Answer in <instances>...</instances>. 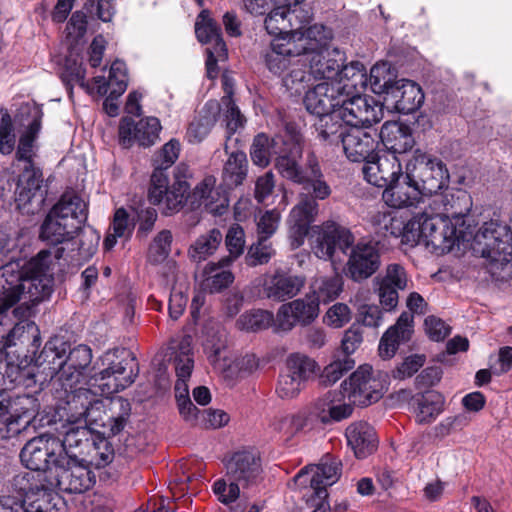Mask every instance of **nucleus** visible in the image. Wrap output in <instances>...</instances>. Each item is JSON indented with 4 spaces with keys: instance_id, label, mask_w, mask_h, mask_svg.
Masks as SVG:
<instances>
[{
    "instance_id": "nucleus-1",
    "label": "nucleus",
    "mask_w": 512,
    "mask_h": 512,
    "mask_svg": "<svg viewBox=\"0 0 512 512\" xmlns=\"http://www.w3.org/2000/svg\"><path fill=\"white\" fill-rule=\"evenodd\" d=\"M318 231L314 254L324 260L331 259L338 247L348 255L345 266L346 275L355 282H361L371 277L381 265L378 242L361 240L354 244V236L345 227L333 221H326L320 226H314Z\"/></svg>"
},
{
    "instance_id": "nucleus-2",
    "label": "nucleus",
    "mask_w": 512,
    "mask_h": 512,
    "mask_svg": "<svg viewBox=\"0 0 512 512\" xmlns=\"http://www.w3.org/2000/svg\"><path fill=\"white\" fill-rule=\"evenodd\" d=\"M52 259L49 250H41L19 270L16 263L0 268V310L7 304L27 299L39 303L49 297L53 287Z\"/></svg>"
},
{
    "instance_id": "nucleus-3",
    "label": "nucleus",
    "mask_w": 512,
    "mask_h": 512,
    "mask_svg": "<svg viewBox=\"0 0 512 512\" xmlns=\"http://www.w3.org/2000/svg\"><path fill=\"white\" fill-rule=\"evenodd\" d=\"M93 358L92 349L84 344L70 348L62 337L50 338L36 359L38 366H44L46 377L57 378L65 391L73 388L86 377Z\"/></svg>"
},
{
    "instance_id": "nucleus-4",
    "label": "nucleus",
    "mask_w": 512,
    "mask_h": 512,
    "mask_svg": "<svg viewBox=\"0 0 512 512\" xmlns=\"http://www.w3.org/2000/svg\"><path fill=\"white\" fill-rule=\"evenodd\" d=\"M285 145H290L288 151H283L275 161V168L286 180L302 186V189H313L319 196L328 192L327 182L321 171L319 161L313 152L306 158L303 168L299 160L303 155V137L292 125H287L286 135L283 140Z\"/></svg>"
},
{
    "instance_id": "nucleus-5",
    "label": "nucleus",
    "mask_w": 512,
    "mask_h": 512,
    "mask_svg": "<svg viewBox=\"0 0 512 512\" xmlns=\"http://www.w3.org/2000/svg\"><path fill=\"white\" fill-rule=\"evenodd\" d=\"M226 479L213 484V492L221 503L230 505L246 491L253 490L263 481L261 459L257 453L248 450L233 453L225 462Z\"/></svg>"
},
{
    "instance_id": "nucleus-6",
    "label": "nucleus",
    "mask_w": 512,
    "mask_h": 512,
    "mask_svg": "<svg viewBox=\"0 0 512 512\" xmlns=\"http://www.w3.org/2000/svg\"><path fill=\"white\" fill-rule=\"evenodd\" d=\"M264 63L274 75L282 77L284 86L296 93L304 88L307 71L304 69L305 60L299 53L293 38L289 35L276 37L264 51Z\"/></svg>"
},
{
    "instance_id": "nucleus-7",
    "label": "nucleus",
    "mask_w": 512,
    "mask_h": 512,
    "mask_svg": "<svg viewBox=\"0 0 512 512\" xmlns=\"http://www.w3.org/2000/svg\"><path fill=\"white\" fill-rule=\"evenodd\" d=\"M107 367L91 375V381L98 385L103 394L117 393L129 387L138 376L139 368L135 355L125 348L107 351L102 357Z\"/></svg>"
},
{
    "instance_id": "nucleus-8",
    "label": "nucleus",
    "mask_w": 512,
    "mask_h": 512,
    "mask_svg": "<svg viewBox=\"0 0 512 512\" xmlns=\"http://www.w3.org/2000/svg\"><path fill=\"white\" fill-rule=\"evenodd\" d=\"M189 167L180 163L174 170L173 183L169 185L168 175L153 172L148 192L149 201L154 205H163V212L171 215L181 210L190 198Z\"/></svg>"
},
{
    "instance_id": "nucleus-9",
    "label": "nucleus",
    "mask_w": 512,
    "mask_h": 512,
    "mask_svg": "<svg viewBox=\"0 0 512 512\" xmlns=\"http://www.w3.org/2000/svg\"><path fill=\"white\" fill-rule=\"evenodd\" d=\"M12 310V317L8 310L15 304H7L0 310V343L3 347L15 345L17 341H33L35 346L40 343L39 329L36 324L30 320L33 314V308L37 303H32L27 299Z\"/></svg>"
},
{
    "instance_id": "nucleus-10",
    "label": "nucleus",
    "mask_w": 512,
    "mask_h": 512,
    "mask_svg": "<svg viewBox=\"0 0 512 512\" xmlns=\"http://www.w3.org/2000/svg\"><path fill=\"white\" fill-rule=\"evenodd\" d=\"M388 384V375L382 371H374L370 365H362L352 373L342 387L348 400L354 405L368 406L377 402L383 395Z\"/></svg>"
},
{
    "instance_id": "nucleus-11",
    "label": "nucleus",
    "mask_w": 512,
    "mask_h": 512,
    "mask_svg": "<svg viewBox=\"0 0 512 512\" xmlns=\"http://www.w3.org/2000/svg\"><path fill=\"white\" fill-rule=\"evenodd\" d=\"M406 166L423 196L436 194L449 183L450 176L445 164L420 150L414 152Z\"/></svg>"
},
{
    "instance_id": "nucleus-12",
    "label": "nucleus",
    "mask_w": 512,
    "mask_h": 512,
    "mask_svg": "<svg viewBox=\"0 0 512 512\" xmlns=\"http://www.w3.org/2000/svg\"><path fill=\"white\" fill-rule=\"evenodd\" d=\"M62 450L60 439L49 434H42L29 440L20 452L23 465L33 471H46L54 467H63L67 457H60Z\"/></svg>"
},
{
    "instance_id": "nucleus-13",
    "label": "nucleus",
    "mask_w": 512,
    "mask_h": 512,
    "mask_svg": "<svg viewBox=\"0 0 512 512\" xmlns=\"http://www.w3.org/2000/svg\"><path fill=\"white\" fill-rule=\"evenodd\" d=\"M327 189L328 192L319 197L312 188L302 189L299 193L298 202L290 211L288 218L290 237L294 246L299 247L303 244L311 224L316 221L319 214L318 201L325 200L331 195L332 190L328 183Z\"/></svg>"
},
{
    "instance_id": "nucleus-14",
    "label": "nucleus",
    "mask_w": 512,
    "mask_h": 512,
    "mask_svg": "<svg viewBox=\"0 0 512 512\" xmlns=\"http://www.w3.org/2000/svg\"><path fill=\"white\" fill-rule=\"evenodd\" d=\"M473 249L492 264L506 265L512 259L510 238L504 233V227L495 222L484 223L479 229Z\"/></svg>"
},
{
    "instance_id": "nucleus-15",
    "label": "nucleus",
    "mask_w": 512,
    "mask_h": 512,
    "mask_svg": "<svg viewBox=\"0 0 512 512\" xmlns=\"http://www.w3.org/2000/svg\"><path fill=\"white\" fill-rule=\"evenodd\" d=\"M342 122L360 128V126H371L380 122L383 118V107L374 98L366 95H354L347 97L343 94L340 105L337 108Z\"/></svg>"
},
{
    "instance_id": "nucleus-16",
    "label": "nucleus",
    "mask_w": 512,
    "mask_h": 512,
    "mask_svg": "<svg viewBox=\"0 0 512 512\" xmlns=\"http://www.w3.org/2000/svg\"><path fill=\"white\" fill-rule=\"evenodd\" d=\"M15 195L18 208L26 209L27 213L34 214L42 208L47 190L43 187V176L39 168L34 165L23 167L18 178Z\"/></svg>"
},
{
    "instance_id": "nucleus-17",
    "label": "nucleus",
    "mask_w": 512,
    "mask_h": 512,
    "mask_svg": "<svg viewBox=\"0 0 512 512\" xmlns=\"http://www.w3.org/2000/svg\"><path fill=\"white\" fill-rule=\"evenodd\" d=\"M421 217L424 246L437 255L450 252L457 240L456 227L441 215Z\"/></svg>"
},
{
    "instance_id": "nucleus-18",
    "label": "nucleus",
    "mask_w": 512,
    "mask_h": 512,
    "mask_svg": "<svg viewBox=\"0 0 512 512\" xmlns=\"http://www.w3.org/2000/svg\"><path fill=\"white\" fill-rule=\"evenodd\" d=\"M340 476V462L325 459L320 464L301 469L294 477L301 488H310L317 497H328L327 487L333 485Z\"/></svg>"
},
{
    "instance_id": "nucleus-19",
    "label": "nucleus",
    "mask_w": 512,
    "mask_h": 512,
    "mask_svg": "<svg viewBox=\"0 0 512 512\" xmlns=\"http://www.w3.org/2000/svg\"><path fill=\"white\" fill-rule=\"evenodd\" d=\"M319 314V303L312 295L283 304L278 309L275 330L287 332L297 323L310 324Z\"/></svg>"
},
{
    "instance_id": "nucleus-20",
    "label": "nucleus",
    "mask_w": 512,
    "mask_h": 512,
    "mask_svg": "<svg viewBox=\"0 0 512 512\" xmlns=\"http://www.w3.org/2000/svg\"><path fill=\"white\" fill-rule=\"evenodd\" d=\"M224 334H220L218 341L207 340L205 343V350L209 353V361L215 369L225 373L228 378L244 377L252 374L258 369L259 361L253 354H246L233 363H227L226 356H223L225 349V341L221 338Z\"/></svg>"
},
{
    "instance_id": "nucleus-21",
    "label": "nucleus",
    "mask_w": 512,
    "mask_h": 512,
    "mask_svg": "<svg viewBox=\"0 0 512 512\" xmlns=\"http://www.w3.org/2000/svg\"><path fill=\"white\" fill-rule=\"evenodd\" d=\"M161 124L156 117H146L134 122L131 118H123L119 125L120 144L128 148L134 142L143 147H150L156 143L161 131Z\"/></svg>"
},
{
    "instance_id": "nucleus-22",
    "label": "nucleus",
    "mask_w": 512,
    "mask_h": 512,
    "mask_svg": "<svg viewBox=\"0 0 512 512\" xmlns=\"http://www.w3.org/2000/svg\"><path fill=\"white\" fill-rule=\"evenodd\" d=\"M305 282L304 276L277 268L272 273L265 274L262 282L263 294L274 301H285L295 297L305 286Z\"/></svg>"
},
{
    "instance_id": "nucleus-23",
    "label": "nucleus",
    "mask_w": 512,
    "mask_h": 512,
    "mask_svg": "<svg viewBox=\"0 0 512 512\" xmlns=\"http://www.w3.org/2000/svg\"><path fill=\"white\" fill-rule=\"evenodd\" d=\"M345 60L344 52L335 47L307 56L304 66L307 71L306 80L313 77L314 79H323L324 82L334 83Z\"/></svg>"
},
{
    "instance_id": "nucleus-24",
    "label": "nucleus",
    "mask_w": 512,
    "mask_h": 512,
    "mask_svg": "<svg viewBox=\"0 0 512 512\" xmlns=\"http://www.w3.org/2000/svg\"><path fill=\"white\" fill-rule=\"evenodd\" d=\"M303 23L304 21L299 20L297 27L289 36L293 38L294 44L305 60L307 56L330 48L333 33L330 28L322 24H314L305 28Z\"/></svg>"
},
{
    "instance_id": "nucleus-25",
    "label": "nucleus",
    "mask_w": 512,
    "mask_h": 512,
    "mask_svg": "<svg viewBox=\"0 0 512 512\" xmlns=\"http://www.w3.org/2000/svg\"><path fill=\"white\" fill-rule=\"evenodd\" d=\"M385 103L399 113L410 114L415 112L424 101L422 89L416 83L400 79L390 86L384 96Z\"/></svg>"
},
{
    "instance_id": "nucleus-26",
    "label": "nucleus",
    "mask_w": 512,
    "mask_h": 512,
    "mask_svg": "<svg viewBox=\"0 0 512 512\" xmlns=\"http://www.w3.org/2000/svg\"><path fill=\"white\" fill-rule=\"evenodd\" d=\"M362 172L368 183L386 189L402 172V167L396 155L373 154V157L364 163Z\"/></svg>"
},
{
    "instance_id": "nucleus-27",
    "label": "nucleus",
    "mask_w": 512,
    "mask_h": 512,
    "mask_svg": "<svg viewBox=\"0 0 512 512\" xmlns=\"http://www.w3.org/2000/svg\"><path fill=\"white\" fill-rule=\"evenodd\" d=\"M66 411L68 421L75 424L80 423L82 420L85 424L95 421L93 416L95 410L99 411L102 403L96 398V395L89 389L68 388L67 391Z\"/></svg>"
},
{
    "instance_id": "nucleus-28",
    "label": "nucleus",
    "mask_w": 512,
    "mask_h": 512,
    "mask_svg": "<svg viewBox=\"0 0 512 512\" xmlns=\"http://www.w3.org/2000/svg\"><path fill=\"white\" fill-rule=\"evenodd\" d=\"M423 194L420 191L410 171L405 169L396 179L383 191L384 202L393 208H405L416 205Z\"/></svg>"
},
{
    "instance_id": "nucleus-29",
    "label": "nucleus",
    "mask_w": 512,
    "mask_h": 512,
    "mask_svg": "<svg viewBox=\"0 0 512 512\" xmlns=\"http://www.w3.org/2000/svg\"><path fill=\"white\" fill-rule=\"evenodd\" d=\"M376 131L349 128L343 135L341 145L346 157L352 162H366L373 157L378 146Z\"/></svg>"
},
{
    "instance_id": "nucleus-30",
    "label": "nucleus",
    "mask_w": 512,
    "mask_h": 512,
    "mask_svg": "<svg viewBox=\"0 0 512 512\" xmlns=\"http://www.w3.org/2000/svg\"><path fill=\"white\" fill-rule=\"evenodd\" d=\"M346 86H335L334 83L321 82L309 90L304 98L306 109L316 116L332 113L337 110Z\"/></svg>"
},
{
    "instance_id": "nucleus-31",
    "label": "nucleus",
    "mask_w": 512,
    "mask_h": 512,
    "mask_svg": "<svg viewBox=\"0 0 512 512\" xmlns=\"http://www.w3.org/2000/svg\"><path fill=\"white\" fill-rule=\"evenodd\" d=\"M56 472L57 486L70 494L84 493L95 483L94 474L82 464L80 459L73 463H65L63 467H57Z\"/></svg>"
},
{
    "instance_id": "nucleus-32",
    "label": "nucleus",
    "mask_w": 512,
    "mask_h": 512,
    "mask_svg": "<svg viewBox=\"0 0 512 512\" xmlns=\"http://www.w3.org/2000/svg\"><path fill=\"white\" fill-rule=\"evenodd\" d=\"M377 135L391 152L389 155L406 153L415 144L410 127L397 121H386Z\"/></svg>"
},
{
    "instance_id": "nucleus-33",
    "label": "nucleus",
    "mask_w": 512,
    "mask_h": 512,
    "mask_svg": "<svg viewBox=\"0 0 512 512\" xmlns=\"http://www.w3.org/2000/svg\"><path fill=\"white\" fill-rule=\"evenodd\" d=\"M348 445L358 459L371 455L377 448L378 439L374 428L364 421L351 423L346 428Z\"/></svg>"
},
{
    "instance_id": "nucleus-34",
    "label": "nucleus",
    "mask_w": 512,
    "mask_h": 512,
    "mask_svg": "<svg viewBox=\"0 0 512 512\" xmlns=\"http://www.w3.org/2000/svg\"><path fill=\"white\" fill-rule=\"evenodd\" d=\"M231 258H222L218 262L205 265L200 280V288L210 294L221 292L234 281L233 273L228 269Z\"/></svg>"
},
{
    "instance_id": "nucleus-35",
    "label": "nucleus",
    "mask_w": 512,
    "mask_h": 512,
    "mask_svg": "<svg viewBox=\"0 0 512 512\" xmlns=\"http://www.w3.org/2000/svg\"><path fill=\"white\" fill-rule=\"evenodd\" d=\"M78 231L74 220L60 219L49 211L40 226L39 238L48 244L58 245L72 240Z\"/></svg>"
},
{
    "instance_id": "nucleus-36",
    "label": "nucleus",
    "mask_w": 512,
    "mask_h": 512,
    "mask_svg": "<svg viewBox=\"0 0 512 512\" xmlns=\"http://www.w3.org/2000/svg\"><path fill=\"white\" fill-rule=\"evenodd\" d=\"M412 322L413 316L407 312H403L396 324L384 333L378 348L381 358L389 359L393 357L399 345L410 339Z\"/></svg>"
},
{
    "instance_id": "nucleus-37",
    "label": "nucleus",
    "mask_w": 512,
    "mask_h": 512,
    "mask_svg": "<svg viewBox=\"0 0 512 512\" xmlns=\"http://www.w3.org/2000/svg\"><path fill=\"white\" fill-rule=\"evenodd\" d=\"M23 110L32 117V121L28 124L27 129L20 136L16 151V159L18 161H23L24 166H27L34 165L32 162V157L34 155L33 144L41 128L43 112L40 106L36 104L26 105Z\"/></svg>"
},
{
    "instance_id": "nucleus-38",
    "label": "nucleus",
    "mask_w": 512,
    "mask_h": 512,
    "mask_svg": "<svg viewBox=\"0 0 512 512\" xmlns=\"http://www.w3.org/2000/svg\"><path fill=\"white\" fill-rule=\"evenodd\" d=\"M270 7L273 8L264 21L267 32L277 37L291 35L304 11L302 9L289 10L281 5L270 4Z\"/></svg>"
},
{
    "instance_id": "nucleus-39",
    "label": "nucleus",
    "mask_w": 512,
    "mask_h": 512,
    "mask_svg": "<svg viewBox=\"0 0 512 512\" xmlns=\"http://www.w3.org/2000/svg\"><path fill=\"white\" fill-rule=\"evenodd\" d=\"M50 211L58 215L60 219L74 220L76 228L79 230L88 216L87 203L73 190L63 193Z\"/></svg>"
},
{
    "instance_id": "nucleus-40",
    "label": "nucleus",
    "mask_w": 512,
    "mask_h": 512,
    "mask_svg": "<svg viewBox=\"0 0 512 512\" xmlns=\"http://www.w3.org/2000/svg\"><path fill=\"white\" fill-rule=\"evenodd\" d=\"M195 33L201 43L212 45L207 49L216 51L220 56L227 55L226 44L221 37V29L210 17L208 10H203L198 15L195 23Z\"/></svg>"
},
{
    "instance_id": "nucleus-41",
    "label": "nucleus",
    "mask_w": 512,
    "mask_h": 512,
    "mask_svg": "<svg viewBox=\"0 0 512 512\" xmlns=\"http://www.w3.org/2000/svg\"><path fill=\"white\" fill-rule=\"evenodd\" d=\"M435 202L442 206L443 212L440 215L449 221L466 216L473 204L471 196L462 189H453L438 195Z\"/></svg>"
},
{
    "instance_id": "nucleus-42",
    "label": "nucleus",
    "mask_w": 512,
    "mask_h": 512,
    "mask_svg": "<svg viewBox=\"0 0 512 512\" xmlns=\"http://www.w3.org/2000/svg\"><path fill=\"white\" fill-rule=\"evenodd\" d=\"M228 142L224 150L228 158L222 170V179L228 188H234L243 183L248 172V160L246 153L241 150L230 151Z\"/></svg>"
},
{
    "instance_id": "nucleus-43",
    "label": "nucleus",
    "mask_w": 512,
    "mask_h": 512,
    "mask_svg": "<svg viewBox=\"0 0 512 512\" xmlns=\"http://www.w3.org/2000/svg\"><path fill=\"white\" fill-rule=\"evenodd\" d=\"M86 425L87 424L84 426L71 425L65 431L64 439L60 440L62 450L59 451L60 457H67L69 459V461H64V464L73 463V461L79 459V457L83 454V447L89 445L90 432Z\"/></svg>"
},
{
    "instance_id": "nucleus-44",
    "label": "nucleus",
    "mask_w": 512,
    "mask_h": 512,
    "mask_svg": "<svg viewBox=\"0 0 512 512\" xmlns=\"http://www.w3.org/2000/svg\"><path fill=\"white\" fill-rule=\"evenodd\" d=\"M174 354V367L177 376L175 391H179L183 387H188L187 381L194 367L190 336H184L181 339L175 348Z\"/></svg>"
},
{
    "instance_id": "nucleus-45",
    "label": "nucleus",
    "mask_w": 512,
    "mask_h": 512,
    "mask_svg": "<svg viewBox=\"0 0 512 512\" xmlns=\"http://www.w3.org/2000/svg\"><path fill=\"white\" fill-rule=\"evenodd\" d=\"M341 121L337 110L332 113L318 115L314 122L317 138L329 144L341 142L343 135L348 130Z\"/></svg>"
},
{
    "instance_id": "nucleus-46",
    "label": "nucleus",
    "mask_w": 512,
    "mask_h": 512,
    "mask_svg": "<svg viewBox=\"0 0 512 512\" xmlns=\"http://www.w3.org/2000/svg\"><path fill=\"white\" fill-rule=\"evenodd\" d=\"M415 419L419 424L433 422L443 411V398L435 392L429 391L415 398Z\"/></svg>"
},
{
    "instance_id": "nucleus-47",
    "label": "nucleus",
    "mask_w": 512,
    "mask_h": 512,
    "mask_svg": "<svg viewBox=\"0 0 512 512\" xmlns=\"http://www.w3.org/2000/svg\"><path fill=\"white\" fill-rule=\"evenodd\" d=\"M343 290V280L338 274L320 276L314 279L311 284L312 296L318 303H328L339 297Z\"/></svg>"
},
{
    "instance_id": "nucleus-48",
    "label": "nucleus",
    "mask_w": 512,
    "mask_h": 512,
    "mask_svg": "<svg viewBox=\"0 0 512 512\" xmlns=\"http://www.w3.org/2000/svg\"><path fill=\"white\" fill-rule=\"evenodd\" d=\"M284 370L305 385L317 373L319 367L309 356L293 353L287 357Z\"/></svg>"
},
{
    "instance_id": "nucleus-49",
    "label": "nucleus",
    "mask_w": 512,
    "mask_h": 512,
    "mask_svg": "<svg viewBox=\"0 0 512 512\" xmlns=\"http://www.w3.org/2000/svg\"><path fill=\"white\" fill-rule=\"evenodd\" d=\"M371 225L374 232L380 237H400L404 229V222L394 212L378 211L371 216Z\"/></svg>"
},
{
    "instance_id": "nucleus-50",
    "label": "nucleus",
    "mask_w": 512,
    "mask_h": 512,
    "mask_svg": "<svg viewBox=\"0 0 512 512\" xmlns=\"http://www.w3.org/2000/svg\"><path fill=\"white\" fill-rule=\"evenodd\" d=\"M222 233L218 229H212L199 236L189 249V256L194 262H202L211 256L222 242Z\"/></svg>"
},
{
    "instance_id": "nucleus-51",
    "label": "nucleus",
    "mask_w": 512,
    "mask_h": 512,
    "mask_svg": "<svg viewBox=\"0 0 512 512\" xmlns=\"http://www.w3.org/2000/svg\"><path fill=\"white\" fill-rule=\"evenodd\" d=\"M276 139L269 138L264 133L257 134L250 148V157L253 164L259 167H267L273 153H276L274 146Z\"/></svg>"
},
{
    "instance_id": "nucleus-52",
    "label": "nucleus",
    "mask_w": 512,
    "mask_h": 512,
    "mask_svg": "<svg viewBox=\"0 0 512 512\" xmlns=\"http://www.w3.org/2000/svg\"><path fill=\"white\" fill-rule=\"evenodd\" d=\"M276 316L267 310H253L242 314L237 320V326L245 331H258L270 326L275 328Z\"/></svg>"
},
{
    "instance_id": "nucleus-53",
    "label": "nucleus",
    "mask_w": 512,
    "mask_h": 512,
    "mask_svg": "<svg viewBox=\"0 0 512 512\" xmlns=\"http://www.w3.org/2000/svg\"><path fill=\"white\" fill-rule=\"evenodd\" d=\"M367 77L365 67L358 61H352L349 64H342L339 76L334 80L335 86H346V88H356L366 84Z\"/></svg>"
},
{
    "instance_id": "nucleus-54",
    "label": "nucleus",
    "mask_w": 512,
    "mask_h": 512,
    "mask_svg": "<svg viewBox=\"0 0 512 512\" xmlns=\"http://www.w3.org/2000/svg\"><path fill=\"white\" fill-rule=\"evenodd\" d=\"M208 105L215 109V112L209 115H200L190 123L186 133V137L189 143L201 142L209 134L211 128L216 123V114L219 105L214 102H211Z\"/></svg>"
},
{
    "instance_id": "nucleus-55",
    "label": "nucleus",
    "mask_w": 512,
    "mask_h": 512,
    "mask_svg": "<svg viewBox=\"0 0 512 512\" xmlns=\"http://www.w3.org/2000/svg\"><path fill=\"white\" fill-rule=\"evenodd\" d=\"M36 409L26 408L21 415H11L5 421H0V438L10 439L26 430L34 416Z\"/></svg>"
},
{
    "instance_id": "nucleus-56",
    "label": "nucleus",
    "mask_w": 512,
    "mask_h": 512,
    "mask_svg": "<svg viewBox=\"0 0 512 512\" xmlns=\"http://www.w3.org/2000/svg\"><path fill=\"white\" fill-rule=\"evenodd\" d=\"M394 75L390 71V65L387 63H377L370 70L369 82L371 88L376 94H385L390 86L394 85Z\"/></svg>"
},
{
    "instance_id": "nucleus-57",
    "label": "nucleus",
    "mask_w": 512,
    "mask_h": 512,
    "mask_svg": "<svg viewBox=\"0 0 512 512\" xmlns=\"http://www.w3.org/2000/svg\"><path fill=\"white\" fill-rule=\"evenodd\" d=\"M275 250L268 238L258 237L256 243L252 244L245 257L246 264L250 267L267 264Z\"/></svg>"
},
{
    "instance_id": "nucleus-58",
    "label": "nucleus",
    "mask_w": 512,
    "mask_h": 512,
    "mask_svg": "<svg viewBox=\"0 0 512 512\" xmlns=\"http://www.w3.org/2000/svg\"><path fill=\"white\" fill-rule=\"evenodd\" d=\"M180 153V142L176 139H171L167 142L156 154L153 159V172H162L170 168L178 159Z\"/></svg>"
},
{
    "instance_id": "nucleus-59",
    "label": "nucleus",
    "mask_w": 512,
    "mask_h": 512,
    "mask_svg": "<svg viewBox=\"0 0 512 512\" xmlns=\"http://www.w3.org/2000/svg\"><path fill=\"white\" fill-rule=\"evenodd\" d=\"M376 283H383L387 286L403 291L408 285V276L403 266L397 263L389 264L383 275L375 278Z\"/></svg>"
},
{
    "instance_id": "nucleus-60",
    "label": "nucleus",
    "mask_w": 512,
    "mask_h": 512,
    "mask_svg": "<svg viewBox=\"0 0 512 512\" xmlns=\"http://www.w3.org/2000/svg\"><path fill=\"white\" fill-rule=\"evenodd\" d=\"M0 115V152L8 155L15 149L16 134L12 118L7 110H1Z\"/></svg>"
},
{
    "instance_id": "nucleus-61",
    "label": "nucleus",
    "mask_w": 512,
    "mask_h": 512,
    "mask_svg": "<svg viewBox=\"0 0 512 512\" xmlns=\"http://www.w3.org/2000/svg\"><path fill=\"white\" fill-rule=\"evenodd\" d=\"M109 83L111 96L118 97L125 92L128 85V76L124 62L116 60L112 63L109 71Z\"/></svg>"
},
{
    "instance_id": "nucleus-62",
    "label": "nucleus",
    "mask_w": 512,
    "mask_h": 512,
    "mask_svg": "<svg viewBox=\"0 0 512 512\" xmlns=\"http://www.w3.org/2000/svg\"><path fill=\"white\" fill-rule=\"evenodd\" d=\"M344 394L341 391H328L314 403V411L317 418L324 424H329V417L336 403H341Z\"/></svg>"
},
{
    "instance_id": "nucleus-63",
    "label": "nucleus",
    "mask_w": 512,
    "mask_h": 512,
    "mask_svg": "<svg viewBox=\"0 0 512 512\" xmlns=\"http://www.w3.org/2000/svg\"><path fill=\"white\" fill-rule=\"evenodd\" d=\"M22 512H55L56 504L52 503L51 495L42 490L36 494L27 495Z\"/></svg>"
},
{
    "instance_id": "nucleus-64",
    "label": "nucleus",
    "mask_w": 512,
    "mask_h": 512,
    "mask_svg": "<svg viewBox=\"0 0 512 512\" xmlns=\"http://www.w3.org/2000/svg\"><path fill=\"white\" fill-rule=\"evenodd\" d=\"M305 385L283 370L278 379L276 393L282 399H293L304 389Z\"/></svg>"
}]
</instances>
